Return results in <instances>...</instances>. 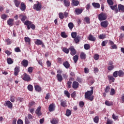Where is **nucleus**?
<instances>
[{"label":"nucleus","mask_w":124,"mask_h":124,"mask_svg":"<svg viewBox=\"0 0 124 124\" xmlns=\"http://www.w3.org/2000/svg\"><path fill=\"white\" fill-rule=\"evenodd\" d=\"M91 91H88L85 93V98L86 99H89L90 101H93V87H91Z\"/></svg>","instance_id":"nucleus-1"},{"label":"nucleus","mask_w":124,"mask_h":124,"mask_svg":"<svg viewBox=\"0 0 124 124\" xmlns=\"http://www.w3.org/2000/svg\"><path fill=\"white\" fill-rule=\"evenodd\" d=\"M98 19L99 21H104L107 19V15L104 13H102L98 15Z\"/></svg>","instance_id":"nucleus-2"},{"label":"nucleus","mask_w":124,"mask_h":124,"mask_svg":"<svg viewBox=\"0 0 124 124\" xmlns=\"http://www.w3.org/2000/svg\"><path fill=\"white\" fill-rule=\"evenodd\" d=\"M33 9L36 10V11H40V10H41V4L38 2L37 4H34L33 6Z\"/></svg>","instance_id":"nucleus-3"},{"label":"nucleus","mask_w":124,"mask_h":124,"mask_svg":"<svg viewBox=\"0 0 124 124\" xmlns=\"http://www.w3.org/2000/svg\"><path fill=\"white\" fill-rule=\"evenodd\" d=\"M24 81H26L27 82H29V81H31V77L29 76V75L26 73L24 74V77L22 78Z\"/></svg>","instance_id":"nucleus-4"},{"label":"nucleus","mask_w":124,"mask_h":124,"mask_svg":"<svg viewBox=\"0 0 124 124\" xmlns=\"http://www.w3.org/2000/svg\"><path fill=\"white\" fill-rule=\"evenodd\" d=\"M5 106H7L8 108H10V109H12V107H13V105L12 103L10 101H5V103L4 104Z\"/></svg>","instance_id":"nucleus-5"},{"label":"nucleus","mask_w":124,"mask_h":124,"mask_svg":"<svg viewBox=\"0 0 124 124\" xmlns=\"http://www.w3.org/2000/svg\"><path fill=\"white\" fill-rule=\"evenodd\" d=\"M70 51H71L70 54L72 56H74L75 55H76V50L74 49V47L73 46H71L69 48Z\"/></svg>","instance_id":"nucleus-6"},{"label":"nucleus","mask_w":124,"mask_h":124,"mask_svg":"<svg viewBox=\"0 0 124 124\" xmlns=\"http://www.w3.org/2000/svg\"><path fill=\"white\" fill-rule=\"evenodd\" d=\"M35 114L39 117V116H41V107H38L37 109L36 110L35 112Z\"/></svg>","instance_id":"nucleus-7"},{"label":"nucleus","mask_w":124,"mask_h":124,"mask_svg":"<svg viewBox=\"0 0 124 124\" xmlns=\"http://www.w3.org/2000/svg\"><path fill=\"white\" fill-rule=\"evenodd\" d=\"M108 25H109V23L107 21L101 22V27H103V28H107V27H108Z\"/></svg>","instance_id":"nucleus-8"},{"label":"nucleus","mask_w":124,"mask_h":124,"mask_svg":"<svg viewBox=\"0 0 124 124\" xmlns=\"http://www.w3.org/2000/svg\"><path fill=\"white\" fill-rule=\"evenodd\" d=\"M79 87V83L77 81H74L72 84V88L73 89H77Z\"/></svg>","instance_id":"nucleus-9"},{"label":"nucleus","mask_w":124,"mask_h":124,"mask_svg":"<svg viewBox=\"0 0 124 124\" xmlns=\"http://www.w3.org/2000/svg\"><path fill=\"white\" fill-rule=\"evenodd\" d=\"M79 1L77 0H72V5L74 6H78L79 5Z\"/></svg>","instance_id":"nucleus-10"},{"label":"nucleus","mask_w":124,"mask_h":124,"mask_svg":"<svg viewBox=\"0 0 124 124\" xmlns=\"http://www.w3.org/2000/svg\"><path fill=\"white\" fill-rule=\"evenodd\" d=\"M75 12L77 15H80V14H81L83 12V9H79V8H76L75 9Z\"/></svg>","instance_id":"nucleus-11"},{"label":"nucleus","mask_w":124,"mask_h":124,"mask_svg":"<svg viewBox=\"0 0 124 124\" xmlns=\"http://www.w3.org/2000/svg\"><path fill=\"white\" fill-rule=\"evenodd\" d=\"M48 110L49 112L54 111V110H55V105H54V104H51L49 106Z\"/></svg>","instance_id":"nucleus-12"},{"label":"nucleus","mask_w":124,"mask_h":124,"mask_svg":"<svg viewBox=\"0 0 124 124\" xmlns=\"http://www.w3.org/2000/svg\"><path fill=\"white\" fill-rule=\"evenodd\" d=\"M21 64L24 66V67H27L28 65H29V62L28 60H23L22 61V62L21 63Z\"/></svg>","instance_id":"nucleus-13"},{"label":"nucleus","mask_w":124,"mask_h":124,"mask_svg":"<svg viewBox=\"0 0 124 124\" xmlns=\"http://www.w3.org/2000/svg\"><path fill=\"white\" fill-rule=\"evenodd\" d=\"M20 72V67H16L15 68V72H14V75L15 76H17L18 75V74Z\"/></svg>","instance_id":"nucleus-14"},{"label":"nucleus","mask_w":124,"mask_h":124,"mask_svg":"<svg viewBox=\"0 0 124 124\" xmlns=\"http://www.w3.org/2000/svg\"><path fill=\"white\" fill-rule=\"evenodd\" d=\"M20 10L21 11H24L25 12V10H26V4L24 2H22L21 3V6L20 7Z\"/></svg>","instance_id":"nucleus-15"},{"label":"nucleus","mask_w":124,"mask_h":124,"mask_svg":"<svg viewBox=\"0 0 124 124\" xmlns=\"http://www.w3.org/2000/svg\"><path fill=\"white\" fill-rule=\"evenodd\" d=\"M63 65L65 67V68L68 69L70 67V64L68 61H65L63 63Z\"/></svg>","instance_id":"nucleus-16"},{"label":"nucleus","mask_w":124,"mask_h":124,"mask_svg":"<svg viewBox=\"0 0 124 124\" xmlns=\"http://www.w3.org/2000/svg\"><path fill=\"white\" fill-rule=\"evenodd\" d=\"M63 3L66 7H68L70 5V1L68 0H64Z\"/></svg>","instance_id":"nucleus-17"},{"label":"nucleus","mask_w":124,"mask_h":124,"mask_svg":"<svg viewBox=\"0 0 124 124\" xmlns=\"http://www.w3.org/2000/svg\"><path fill=\"white\" fill-rule=\"evenodd\" d=\"M110 8L112 9V10L115 11V13H118V7L116 5L114 6H111Z\"/></svg>","instance_id":"nucleus-18"},{"label":"nucleus","mask_w":124,"mask_h":124,"mask_svg":"<svg viewBox=\"0 0 124 124\" xmlns=\"http://www.w3.org/2000/svg\"><path fill=\"white\" fill-rule=\"evenodd\" d=\"M56 77L58 79V81H59V82H62V75L61 74H58L56 76Z\"/></svg>","instance_id":"nucleus-19"},{"label":"nucleus","mask_w":124,"mask_h":124,"mask_svg":"<svg viewBox=\"0 0 124 124\" xmlns=\"http://www.w3.org/2000/svg\"><path fill=\"white\" fill-rule=\"evenodd\" d=\"M89 40H90V41H95V37H93V36L92 34H90L88 37Z\"/></svg>","instance_id":"nucleus-20"},{"label":"nucleus","mask_w":124,"mask_h":124,"mask_svg":"<svg viewBox=\"0 0 124 124\" xmlns=\"http://www.w3.org/2000/svg\"><path fill=\"white\" fill-rule=\"evenodd\" d=\"M73 79V78H71L69 79V80L67 82V86H68V88H69L70 89V88H71V85L72 84V82H71V81H72V80Z\"/></svg>","instance_id":"nucleus-21"},{"label":"nucleus","mask_w":124,"mask_h":124,"mask_svg":"<svg viewBox=\"0 0 124 124\" xmlns=\"http://www.w3.org/2000/svg\"><path fill=\"white\" fill-rule=\"evenodd\" d=\"M50 123L52 124H58L59 120L57 119L54 118L51 120Z\"/></svg>","instance_id":"nucleus-22"},{"label":"nucleus","mask_w":124,"mask_h":124,"mask_svg":"<svg viewBox=\"0 0 124 124\" xmlns=\"http://www.w3.org/2000/svg\"><path fill=\"white\" fill-rule=\"evenodd\" d=\"M92 5L94 7V8H100V4L98 3L93 2L92 3Z\"/></svg>","instance_id":"nucleus-23"},{"label":"nucleus","mask_w":124,"mask_h":124,"mask_svg":"<svg viewBox=\"0 0 124 124\" xmlns=\"http://www.w3.org/2000/svg\"><path fill=\"white\" fill-rule=\"evenodd\" d=\"M14 2H15L16 6V7H19L20 3H21V1L19 0H14Z\"/></svg>","instance_id":"nucleus-24"},{"label":"nucleus","mask_w":124,"mask_h":124,"mask_svg":"<svg viewBox=\"0 0 124 124\" xmlns=\"http://www.w3.org/2000/svg\"><path fill=\"white\" fill-rule=\"evenodd\" d=\"M7 23H8V24L10 26H13V19H9V20H8L7 21Z\"/></svg>","instance_id":"nucleus-25"},{"label":"nucleus","mask_w":124,"mask_h":124,"mask_svg":"<svg viewBox=\"0 0 124 124\" xmlns=\"http://www.w3.org/2000/svg\"><path fill=\"white\" fill-rule=\"evenodd\" d=\"M118 9L119 11H124V6L122 4L118 5Z\"/></svg>","instance_id":"nucleus-26"},{"label":"nucleus","mask_w":124,"mask_h":124,"mask_svg":"<svg viewBox=\"0 0 124 124\" xmlns=\"http://www.w3.org/2000/svg\"><path fill=\"white\" fill-rule=\"evenodd\" d=\"M80 59L81 60H85L86 59V54L84 52H81L80 54Z\"/></svg>","instance_id":"nucleus-27"},{"label":"nucleus","mask_w":124,"mask_h":124,"mask_svg":"<svg viewBox=\"0 0 124 124\" xmlns=\"http://www.w3.org/2000/svg\"><path fill=\"white\" fill-rule=\"evenodd\" d=\"M34 88L36 92H41V87H40V86L38 85H35Z\"/></svg>","instance_id":"nucleus-28"},{"label":"nucleus","mask_w":124,"mask_h":124,"mask_svg":"<svg viewBox=\"0 0 124 124\" xmlns=\"http://www.w3.org/2000/svg\"><path fill=\"white\" fill-rule=\"evenodd\" d=\"M108 78L109 81H111V82H115V78L113 77L112 76H108Z\"/></svg>","instance_id":"nucleus-29"},{"label":"nucleus","mask_w":124,"mask_h":124,"mask_svg":"<svg viewBox=\"0 0 124 124\" xmlns=\"http://www.w3.org/2000/svg\"><path fill=\"white\" fill-rule=\"evenodd\" d=\"M78 59H79V56H78V55H75L73 57V60L75 63H76L77 62H78Z\"/></svg>","instance_id":"nucleus-30"},{"label":"nucleus","mask_w":124,"mask_h":124,"mask_svg":"<svg viewBox=\"0 0 124 124\" xmlns=\"http://www.w3.org/2000/svg\"><path fill=\"white\" fill-rule=\"evenodd\" d=\"M74 41L75 43L77 44L80 42V37L79 36H77V37L74 38Z\"/></svg>","instance_id":"nucleus-31"},{"label":"nucleus","mask_w":124,"mask_h":124,"mask_svg":"<svg viewBox=\"0 0 124 124\" xmlns=\"http://www.w3.org/2000/svg\"><path fill=\"white\" fill-rule=\"evenodd\" d=\"M36 45H42V43H43V42H42L41 40H36V41L35 42Z\"/></svg>","instance_id":"nucleus-32"},{"label":"nucleus","mask_w":124,"mask_h":124,"mask_svg":"<svg viewBox=\"0 0 124 124\" xmlns=\"http://www.w3.org/2000/svg\"><path fill=\"white\" fill-rule=\"evenodd\" d=\"M117 73H118V76L119 77H122V76L124 75V73L122 70H120L119 71H117Z\"/></svg>","instance_id":"nucleus-33"},{"label":"nucleus","mask_w":124,"mask_h":124,"mask_svg":"<svg viewBox=\"0 0 124 124\" xmlns=\"http://www.w3.org/2000/svg\"><path fill=\"white\" fill-rule=\"evenodd\" d=\"M61 105L62 106V107H66V101H61Z\"/></svg>","instance_id":"nucleus-34"},{"label":"nucleus","mask_w":124,"mask_h":124,"mask_svg":"<svg viewBox=\"0 0 124 124\" xmlns=\"http://www.w3.org/2000/svg\"><path fill=\"white\" fill-rule=\"evenodd\" d=\"M28 90L30 91V92H32L33 90V87L31 84H30L28 86Z\"/></svg>","instance_id":"nucleus-35"},{"label":"nucleus","mask_w":124,"mask_h":124,"mask_svg":"<svg viewBox=\"0 0 124 124\" xmlns=\"http://www.w3.org/2000/svg\"><path fill=\"white\" fill-rule=\"evenodd\" d=\"M105 104L107 106H112V105H113V103L111 102H109L108 101H106Z\"/></svg>","instance_id":"nucleus-36"},{"label":"nucleus","mask_w":124,"mask_h":124,"mask_svg":"<svg viewBox=\"0 0 124 124\" xmlns=\"http://www.w3.org/2000/svg\"><path fill=\"white\" fill-rule=\"evenodd\" d=\"M71 36L72 38H75L77 37V32H73L71 33Z\"/></svg>","instance_id":"nucleus-37"},{"label":"nucleus","mask_w":124,"mask_h":124,"mask_svg":"<svg viewBox=\"0 0 124 124\" xmlns=\"http://www.w3.org/2000/svg\"><path fill=\"white\" fill-rule=\"evenodd\" d=\"M25 41L29 44H31V39H30V38L25 37Z\"/></svg>","instance_id":"nucleus-38"},{"label":"nucleus","mask_w":124,"mask_h":124,"mask_svg":"<svg viewBox=\"0 0 124 124\" xmlns=\"http://www.w3.org/2000/svg\"><path fill=\"white\" fill-rule=\"evenodd\" d=\"M84 47L85 50H89V49L91 48V46H90V45L87 44H85Z\"/></svg>","instance_id":"nucleus-39"},{"label":"nucleus","mask_w":124,"mask_h":124,"mask_svg":"<svg viewBox=\"0 0 124 124\" xmlns=\"http://www.w3.org/2000/svg\"><path fill=\"white\" fill-rule=\"evenodd\" d=\"M7 62L8 64H12V63L13 62V61H12L11 58H8L7 59Z\"/></svg>","instance_id":"nucleus-40"},{"label":"nucleus","mask_w":124,"mask_h":124,"mask_svg":"<svg viewBox=\"0 0 124 124\" xmlns=\"http://www.w3.org/2000/svg\"><path fill=\"white\" fill-rule=\"evenodd\" d=\"M68 26L70 30H72V29H73V27H74V25H73L72 22H70L68 24Z\"/></svg>","instance_id":"nucleus-41"},{"label":"nucleus","mask_w":124,"mask_h":124,"mask_svg":"<svg viewBox=\"0 0 124 124\" xmlns=\"http://www.w3.org/2000/svg\"><path fill=\"white\" fill-rule=\"evenodd\" d=\"M63 52L65 53L66 54H68L69 53V48L67 49L66 47H64L62 49Z\"/></svg>","instance_id":"nucleus-42"},{"label":"nucleus","mask_w":124,"mask_h":124,"mask_svg":"<svg viewBox=\"0 0 124 124\" xmlns=\"http://www.w3.org/2000/svg\"><path fill=\"white\" fill-rule=\"evenodd\" d=\"M71 115V111L69 109H67L66 116H67V117H69V116H70Z\"/></svg>","instance_id":"nucleus-43"},{"label":"nucleus","mask_w":124,"mask_h":124,"mask_svg":"<svg viewBox=\"0 0 124 124\" xmlns=\"http://www.w3.org/2000/svg\"><path fill=\"white\" fill-rule=\"evenodd\" d=\"M20 17H22L21 18V20L22 22H25V20L27 19V16H23V15H20Z\"/></svg>","instance_id":"nucleus-44"},{"label":"nucleus","mask_w":124,"mask_h":124,"mask_svg":"<svg viewBox=\"0 0 124 124\" xmlns=\"http://www.w3.org/2000/svg\"><path fill=\"white\" fill-rule=\"evenodd\" d=\"M99 120V119L98 118V116H95L94 117V118L93 119V121H94V123H95L96 124H98Z\"/></svg>","instance_id":"nucleus-45"},{"label":"nucleus","mask_w":124,"mask_h":124,"mask_svg":"<svg viewBox=\"0 0 124 124\" xmlns=\"http://www.w3.org/2000/svg\"><path fill=\"white\" fill-rule=\"evenodd\" d=\"M107 1L109 5H113L114 4V2L112 0H107Z\"/></svg>","instance_id":"nucleus-46"},{"label":"nucleus","mask_w":124,"mask_h":124,"mask_svg":"<svg viewBox=\"0 0 124 124\" xmlns=\"http://www.w3.org/2000/svg\"><path fill=\"white\" fill-rule=\"evenodd\" d=\"M64 94L65 95H66V96L67 97H68V98H69V97H70V93H69L68 92V91H64Z\"/></svg>","instance_id":"nucleus-47"},{"label":"nucleus","mask_w":124,"mask_h":124,"mask_svg":"<svg viewBox=\"0 0 124 124\" xmlns=\"http://www.w3.org/2000/svg\"><path fill=\"white\" fill-rule=\"evenodd\" d=\"M10 100L11 102H15V96L13 95L10 96Z\"/></svg>","instance_id":"nucleus-48"},{"label":"nucleus","mask_w":124,"mask_h":124,"mask_svg":"<svg viewBox=\"0 0 124 124\" xmlns=\"http://www.w3.org/2000/svg\"><path fill=\"white\" fill-rule=\"evenodd\" d=\"M84 20H85V22L87 23V24H90V18H89V17H85L84 18Z\"/></svg>","instance_id":"nucleus-49"},{"label":"nucleus","mask_w":124,"mask_h":124,"mask_svg":"<svg viewBox=\"0 0 124 124\" xmlns=\"http://www.w3.org/2000/svg\"><path fill=\"white\" fill-rule=\"evenodd\" d=\"M109 92H110V86H108L106 88L105 92L107 93H109Z\"/></svg>","instance_id":"nucleus-50"},{"label":"nucleus","mask_w":124,"mask_h":124,"mask_svg":"<svg viewBox=\"0 0 124 124\" xmlns=\"http://www.w3.org/2000/svg\"><path fill=\"white\" fill-rule=\"evenodd\" d=\"M24 24L26 26H30V25H31V22L29 20H27L25 22Z\"/></svg>","instance_id":"nucleus-51"},{"label":"nucleus","mask_w":124,"mask_h":124,"mask_svg":"<svg viewBox=\"0 0 124 124\" xmlns=\"http://www.w3.org/2000/svg\"><path fill=\"white\" fill-rule=\"evenodd\" d=\"M33 70V68L32 67H30L28 68V71L29 73H32Z\"/></svg>","instance_id":"nucleus-52"},{"label":"nucleus","mask_w":124,"mask_h":124,"mask_svg":"<svg viewBox=\"0 0 124 124\" xmlns=\"http://www.w3.org/2000/svg\"><path fill=\"white\" fill-rule=\"evenodd\" d=\"M59 18H60V19H61L62 20V19L64 18V16H63V14H62V13H60L59 14Z\"/></svg>","instance_id":"nucleus-53"},{"label":"nucleus","mask_w":124,"mask_h":124,"mask_svg":"<svg viewBox=\"0 0 124 124\" xmlns=\"http://www.w3.org/2000/svg\"><path fill=\"white\" fill-rule=\"evenodd\" d=\"M110 95H114L115 94V89L112 88L110 92Z\"/></svg>","instance_id":"nucleus-54"},{"label":"nucleus","mask_w":124,"mask_h":124,"mask_svg":"<svg viewBox=\"0 0 124 124\" xmlns=\"http://www.w3.org/2000/svg\"><path fill=\"white\" fill-rule=\"evenodd\" d=\"M61 36H62L63 38H66V37H67V36L66 34H65V32H62L61 33Z\"/></svg>","instance_id":"nucleus-55"},{"label":"nucleus","mask_w":124,"mask_h":124,"mask_svg":"<svg viewBox=\"0 0 124 124\" xmlns=\"http://www.w3.org/2000/svg\"><path fill=\"white\" fill-rule=\"evenodd\" d=\"M108 43V40L104 41L102 43V46H106L107 44Z\"/></svg>","instance_id":"nucleus-56"},{"label":"nucleus","mask_w":124,"mask_h":124,"mask_svg":"<svg viewBox=\"0 0 124 124\" xmlns=\"http://www.w3.org/2000/svg\"><path fill=\"white\" fill-rule=\"evenodd\" d=\"M8 17L7 15L5 14H3L1 16V18L3 19V20H6L7 17Z\"/></svg>","instance_id":"nucleus-57"},{"label":"nucleus","mask_w":124,"mask_h":124,"mask_svg":"<svg viewBox=\"0 0 124 124\" xmlns=\"http://www.w3.org/2000/svg\"><path fill=\"white\" fill-rule=\"evenodd\" d=\"M114 65H111V66H109L108 67V70H109V71H111V70H113V69L114 68Z\"/></svg>","instance_id":"nucleus-58"},{"label":"nucleus","mask_w":124,"mask_h":124,"mask_svg":"<svg viewBox=\"0 0 124 124\" xmlns=\"http://www.w3.org/2000/svg\"><path fill=\"white\" fill-rule=\"evenodd\" d=\"M118 71H115L113 73V76L114 77H115V78H116V77H118Z\"/></svg>","instance_id":"nucleus-59"},{"label":"nucleus","mask_w":124,"mask_h":124,"mask_svg":"<svg viewBox=\"0 0 124 124\" xmlns=\"http://www.w3.org/2000/svg\"><path fill=\"white\" fill-rule=\"evenodd\" d=\"M94 59L95 61H97L99 59V55L98 54H95L94 56Z\"/></svg>","instance_id":"nucleus-60"},{"label":"nucleus","mask_w":124,"mask_h":124,"mask_svg":"<svg viewBox=\"0 0 124 124\" xmlns=\"http://www.w3.org/2000/svg\"><path fill=\"white\" fill-rule=\"evenodd\" d=\"M57 62H58V63H60L62 64V58H58L57 60Z\"/></svg>","instance_id":"nucleus-61"},{"label":"nucleus","mask_w":124,"mask_h":124,"mask_svg":"<svg viewBox=\"0 0 124 124\" xmlns=\"http://www.w3.org/2000/svg\"><path fill=\"white\" fill-rule=\"evenodd\" d=\"M107 124H113V121H112L111 120H110V119H107Z\"/></svg>","instance_id":"nucleus-62"},{"label":"nucleus","mask_w":124,"mask_h":124,"mask_svg":"<svg viewBox=\"0 0 124 124\" xmlns=\"http://www.w3.org/2000/svg\"><path fill=\"white\" fill-rule=\"evenodd\" d=\"M71 96L73 97V98H74V97L76 96V92H74V93L71 94Z\"/></svg>","instance_id":"nucleus-63"},{"label":"nucleus","mask_w":124,"mask_h":124,"mask_svg":"<svg viewBox=\"0 0 124 124\" xmlns=\"http://www.w3.org/2000/svg\"><path fill=\"white\" fill-rule=\"evenodd\" d=\"M17 124H23V121L21 119H19L17 121Z\"/></svg>","instance_id":"nucleus-64"}]
</instances>
